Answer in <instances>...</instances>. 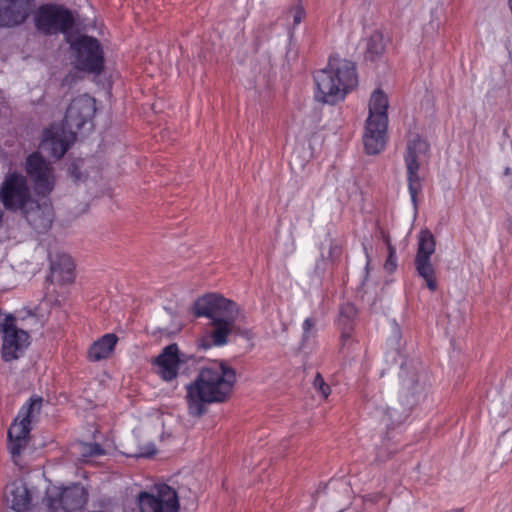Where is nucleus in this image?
Masks as SVG:
<instances>
[{"label":"nucleus","mask_w":512,"mask_h":512,"mask_svg":"<svg viewBox=\"0 0 512 512\" xmlns=\"http://www.w3.org/2000/svg\"><path fill=\"white\" fill-rule=\"evenodd\" d=\"M42 399L32 396L18 412L8 430V449L12 457H18L26 448L31 431V418L34 411L39 412Z\"/></svg>","instance_id":"423d86ee"},{"label":"nucleus","mask_w":512,"mask_h":512,"mask_svg":"<svg viewBox=\"0 0 512 512\" xmlns=\"http://www.w3.org/2000/svg\"><path fill=\"white\" fill-rule=\"evenodd\" d=\"M95 111V100L89 95H80L68 106L64 124L70 131L79 130L92 119Z\"/></svg>","instance_id":"2eb2a0df"},{"label":"nucleus","mask_w":512,"mask_h":512,"mask_svg":"<svg viewBox=\"0 0 512 512\" xmlns=\"http://www.w3.org/2000/svg\"><path fill=\"white\" fill-rule=\"evenodd\" d=\"M5 499L15 512H28L32 507L33 490L23 480H15L6 486Z\"/></svg>","instance_id":"6ab92c4d"},{"label":"nucleus","mask_w":512,"mask_h":512,"mask_svg":"<svg viewBox=\"0 0 512 512\" xmlns=\"http://www.w3.org/2000/svg\"><path fill=\"white\" fill-rule=\"evenodd\" d=\"M181 362H183V359L179 348L177 344L173 343L162 349L153 364L157 367V373L164 381H172L178 376Z\"/></svg>","instance_id":"a211bd4d"},{"label":"nucleus","mask_w":512,"mask_h":512,"mask_svg":"<svg viewBox=\"0 0 512 512\" xmlns=\"http://www.w3.org/2000/svg\"><path fill=\"white\" fill-rule=\"evenodd\" d=\"M30 0H0V27H15L26 21Z\"/></svg>","instance_id":"f3484780"},{"label":"nucleus","mask_w":512,"mask_h":512,"mask_svg":"<svg viewBox=\"0 0 512 512\" xmlns=\"http://www.w3.org/2000/svg\"><path fill=\"white\" fill-rule=\"evenodd\" d=\"M105 454L104 449L97 443H89L82 445L83 457H94Z\"/></svg>","instance_id":"cd10ccee"},{"label":"nucleus","mask_w":512,"mask_h":512,"mask_svg":"<svg viewBox=\"0 0 512 512\" xmlns=\"http://www.w3.org/2000/svg\"><path fill=\"white\" fill-rule=\"evenodd\" d=\"M357 314L356 307L351 303H344L340 307V323L343 324L345 328H348L350 322L355 318Z\"/></svg>","instance_id":"393cba45"},{"label":"nucleus","mask_w":512,"mask_h":512,"mask_svg":"<svg viewBox=\"0 0 512 512\" xmlns=\"http://www.w3.org/2000/svg\"><path fill=\"white\" fill-rule=\"evenodd\" d=\"M504 174H505L506 176L511 175V174H512L511 169H510V168H506V169H505V171H504Z\"/></svg>","instance_id":"4c0bfd02"},{"label":"nucleus","mask_w":512,"mask_h":512,"mask_svg":"<svg viewBox=\"0 0 512 512\" xmlns=\"http://www.w3.org/2000/svg\"><path fill=\"white\" fill-rule=\"evenodd\" d=\"M388 248V257L384 263V268L388 272H393L397 267V255L396 248L391 245L389 242L387 243Z\"/></svg>","instance_id":"bb28decb"},{"label":"nucleus","mask_w":512,"mask_h":512,"mask_svg":"<svg viewBox=\"0 0 512 512\" xmlns=\"http://www.w3.org/2000/svg\"><path fill=\"white\" fill-rule=\"evenodd\" d=\"M3 217H4V212H3V210L0 208V226L2 225Z\"/></svg>","instance_id":"e433bc0d"},{"label":"nucleus","mask_w":512,"mask_h":512,"mask_svg":"<svg viewBox=\"0 0 512 512\" xmlns=\"http://www.w3.org/2000/svg\"><path fill=\"white\" fill-rule=\"evenodd\" d=\"M15 319L11 315H5L0 312V332L4 333L8 326L14 324Z\"/></svg>","instance_id":"7c9ffc66"},{"label":"nucleus","mask_w":512,"mask_h":512,"mask_svg":"<svg viewBox=\"0 0 512 512\" xmlns=\"http://www.w3.org/2000/svg\"><path fill=\"white\" fill-rule=\"evenodd\" d=\"M29 344V334L26 331L18 329L15 323L8 326L3 333L1 349L3 360L9 362L18 359Z\"/></svg>","instance_id":"dca6fc26"},{"label":"nucleus","mask_w":512,"mask_h":512,"mask_svg":"<svg viewBox=\"0 0 512 512\" xmlns=\"http://www.w3.org/2000/svg\"><path fill=\"white\" fill-rule=\"evenodd\" d=\"M194 310L198 317H209L214 327L210 335L200 340L199 345L204 349L226 345L239 316L236 303L217 294H208L195 302Z\"/></svg>","instance_id":"f03ea898"},{"label":"nucleus","mask_w":512,"mask_h":512,"mask_svg":"<svg viewBox=\"0 0 512 512\" xmlns=\"http://www.w3.org/2000/svg\"><path fill=\"white\" fill-rule=\"evenodd\" d=\"M387 94L380 88L375 89L368 103V117L363 132V144L367 154H379L386 145L388 128Z\"/></svg>","instance_id":"20e7f679"},{"label":"nucleus","mask_w":512,"mask_h":512,"mask_svg":"<svg viewBox=\"0 0 512 512\" xmlns=\"http://www.w3.org/2000/svg\"><path fill=\"white\" fill-rule=\"evenodd\" d=\"M140 512H179L180 502L176 490L165 483L156 484L137 496Z\"/></svg>","instance_id":"6e6552de"},{"label":"nucleus","mask_w":512,"mask_h":512,"mask_svg":"<svg viewBox=\"0 0 512 512\" xmlns=\"http://www.w3.org/2000/svg\"><path fill=\"white\" fill-rule=\"evenodd\" d=\"M34 24L37 31L45 35H56L62 33L67 39L74 26L72 13L59 5H41L35 12Z\"/></svg>","instance_id":"0eeeda50"},{"label":"nucleus","mask_w":512,"mask_h":512,"mask_svg":"<svg viewBox=\"0 0 512 512\" xmlns=\"http://www.w3.org/2000/svg\"><path fill=\"white\" fill-rule=\"evenodd\" d=\"M26 177L11 173L4 179L0 188V201L10 211H22L32 200Z\"/></svg>","instance_id":"1a4fd4ad"},{"label":"nucleus","mask_w":512,"mask_h":512,"mask_svg":"<svg viewBox=\"0 0 512 512\" xmlns=\"http://www.w3.org/2000/svg\"><path fill=\"white\" fill-rule=\"evenodd\" d=\"M26 173L38 196L47 197L55 185L53 168L38 152L30 154L26 159Z\"/></svg>","instance_id":"9d476101"},{"label":"nucleus","mask_w":512,"mask_h":512,"mask_svg":"<svg viewBox=\"0 0 512 512\" xmlns=\"http://www.w3.org/2000/svg\"><path fill=\"white\" fill-rule=\"evenodd\" d=\"M363 251H364V254L366 257V265L368 266L371 262V257H370L369 249L365 244H363Z\"/></svg>","instance_id":"c9c22d12"},{"label":"nucleus","mask_w":512,"mask_h":512,"mask_svg":"<svg viewBox=\"0 0 512 512\" xmlns=\"http://www.w3.org/2000/svg\"><path fill=\"white\" fill-rule=\"evenodd\" d=\"M235 382V370L224 362L214 361L203 366L185 387L188 414L201 417L208 405L227 401Z\"/></svg>","instance_id":"f257e3e1"},{"label":"nucleus","mask_w":512,"mask_h":512,"mask_svg":"<svg viewBox=\"0 0 512 512\" xmlns=\"http://www.w3.org/2000/svg\"><path fill=\"white\" fill-rule=\"evenodd\" d=\"M385 44L383 34L374 31L366 41V58L375 60L384 53Z\"/></svg>","instance_id":"b1692460"},{"label":"nucleus","mask_w":512,"mask_h":512,"mask_svg":"<svg viewBox=\"0 0 512 512\" xmlns=\"http://www.w3.org/2000/svg\"><path fill=\"white\" fill-rule=\"evenodd\" d=\"M42 502L48 512H72L83 504L82 491L77 486H49Z\"/></svg>","instance_id":"f8f14e48"},{"label":"nucleus","mask_w":512,"mask_h":512,"mask_svg":"<svg viewBox=\"0 0 512 512\" xmlns=\"http://www.w3.org/2000/svg\"><path fill=\"white\" fill-rule=\"evenodd\" d=\"M118 337L113 333L103 335L95 341L88 350V358L90 361H100L107 359L115 349Z\"/></svg>","instance_id":"412c9836"},{"label":"nucleus","mask_w":512,"mask_h":512,"mask_svg":"<svg viewBox=\"0 0 512 512\" xmlns=\"http://www.w3.org/2000/svg\"><path fill=\"white\" fill-rule=\"evenodd\" d=\"M76 69L99 75L104 69V51L98 39L88 35L67 36Z\"/></svg>","instance_id":"39448f33"},{"label":"nucleus","mask_w":512,"mask_h":512,"mask_svg":"<svg viewBox=\"0 0 512 512\" xmlns=\"http://www.w3.org/2000/svg\"><path fill=\"white\" fill-rule=\"evenodd\" d=\"M51 278L62 284L73 282L74 263L69 255L61 254L51 261Z\"/></svg>","instance_id":"aec40b11"},{"label":"nucleus","mask_w":512,"mask_h":512,"mask_svg":"<svg viewBox=\"0 0 512 512\" xmlns=\"http://www.w3.org/2000/svg\"><path fill=\"white\" fill-rule=\"evenodd\" d=\"M350 332L349 330H344L341 334V342H342V346H344L346 344V342L350 339Z\"/></svg>","instance_id":"f704fd0d"},{"label":"nucleus","mask_w":512,"mask_h":512,"mask_svg":"<svg viewBox=\"0 0 512 512\" xmlns=\"http://www.w3.org/2000/svg\"><path fill=\"white\" fill-rule=\"evenodd\" d=\"M69 173L76 180L80 179V173H79L78 168H77V166L75 164H72L70 166Z\"/></svg>","instance_id":"72a5a7b5"},{"label":"nucleus","mask_w":512,"mask_h":512,"mask_svg":"<svg viewBox=\"0 0 512 512\" xmlns=\"http://www.w3.org/2000/svg\"><path fill=\"white\" fill-rule=\"evenodd\" d=\"M315 320L313 318H306L303 321L302 329H303V339L308 340L312 336V332L315 327Z\"/></svg>","instance_id":"c756f323"},{"label":"nucleus","mask_w":512,"mask_h":512,"mask_svg":"<svg viewBox=\"0 0 512 512\" xmlns=\"http://www.w3.org/2000/svg\"><path fill=\"white\" fill-rule=\"evenodd\" d=\"M315 99L324 104L334 105L358 85V76L353 62L331 58L328 65L314 74Z\"/></svg>","instance_id":"7ed1b4c3"},{"label":"nucleus","mask_w":512,"mask_h":512,"mask_svg":"<svg viewBox=\"0 0 512 512\" xmlns=\"http://www.w3.org/2000/svg\"><path fill=\"white\" fill-rule=\"evenodd\" d=\"M436 249V242L433 234L429 230H422L418 236V247L415 257V267L419 276H421L427 287L431 291L437 289L435 278V269L431 263V256Z\"/></svg>","instance_id":"9b49d317"},{"label":"nucleus","mask_w":512,"mask_h":512,"mask_svg":"<svg viewBox=\"0 0 512 512\" xmlns=\"http://www.w3.org/2000/svg\"><path fill=\"white\" fill-rule=\"evenodd\" d=\"M27 223L37 232L48 231L54 220V210L49 199L30 200L21 211Z\"/></svg>","instance_id":"ddd939ff"},{"label":"nucleus","mask_w":512,"mask_h":512,"mask_svg":"<svg viewBox=\"0 0 512 512\" xmlns=\"http://www.w3.org/2000/svg\"><path fill=\"white\" fill-rule=\"evenodd\" d=\"M429 151V144L426 140L422 139L420 136L415 135L409 141L407 145V151L405 155V162H409V159L414 160L415 162L421 161V159L426 156Z\"/></svg>","instance_id":"4be33fe9"},{"label":"nucleus","mask_w":512,"mask_h":512,"mask_svg":"<svg viewBox=\"0 0 512 512\" xmlns=\"http://www.w3.org/2000/svg\"><path fill=\"white\" fill-rule=\"evenodd\" d=\"M75 139L74 131H70L64 126L53 125L44 131L41 148L51 157L59 159L67 152Z\"/></svg>","instance_id":"4468645a"},{"label":"nucleus","mask_w":512,"mask_h":512,"mask_svg":"<svg viewBox=\"0 0 512 512\" xmlns=\"http://www.w3.org/2000/svg\"><path fill=\"white\" fill-rule=\"evenodd\" d=\"M288 16L292 17L295 26L299 25L305 17V10L302 5L297 4L289 10Z\"/></svg>","instance_id":"c85d7f7f"},{"label":"nucleus","mask_w":512,"mask_h":512,"mask_svg":"<svg viewBox=\"0 0 512 512\" xmlns=\"http://www.w3.org/2000/svg\"><path fill=\"white\" fill-rule=\"evenodd\" d=\"M407 169L408 179V190L411 195V199L415 202L418 192L421 190V177L419 176L420 163L409 159V162H405Z\"/></svg>","instance_id":"5701e85b"},{"label":"nucleus","mask_w":512,"mask_h":512,"mask_svg":"<svg viewBox=\"0 0 512 512\" xmlns=\"http://www.w3.org/2000/svg\"><path fill=\"white\" fill-rule=\"evenodd\" d=\"M313 386L323 398H327L331 393L330 386L324 381L320 373L316 374Z\"/></svg>","instance_id":"a878e982"},{"label":"nucleus","mask_w":512,"mask_h":512,"mask_svg":"<svg viewBox=\"0 0 512 512\" xmlns=\"http://www.w3.org/2000/svg\"><path fill=\"white\" fill-rule=\"evenodd\" d=\"M329 255L332 259L339 258L341 255V246L332 242L330 245Z\"/></svg>","instance_id":"2f4dec72"},{"label":"nucleus","mask_w":512,"mask_h":512,"mask_svg":"<svg viewBox=\"0 0 512 512\" xmlns=\"http://www.w3.org/2000/svg\"><path fill=\"white\" fill-rule=\"evenodd\" d=\"M382 498V495L379 493L369 494L364 497L365 503H377Z\"/></svg>","instance_id":"473e14b6"}]
</instances>
